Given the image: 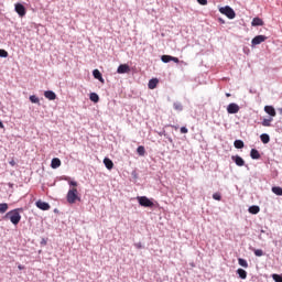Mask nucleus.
I'll use <instances>...</instances> for the list:
<instances>
[{
	"instance_id": "obj_1",
	"label": "nucleus",
	"mask_w": 282,
	"mask_h": 282,
	"mask_svg": "<svg viewBox=\"0 0 282 282\" xmlns=\"http://www.w3.org/2000/svg\"><path fill=\"white\" fill-rule=\"evenodd\" d=\"M21 213H23V208H15L8 212L4 215V219H9L13 226H19V223L21 221Z\"/></svg>"
},
{
	"instance_id": "obj_2",
	"label": "nucleus",
	"mask_w": 282,
	"mask_h": 282,
	"mask_svg": "<svg viewBox=\"0 0 282 282\" xmlns=\"http://www.w3.org/2000/svg\"><path fill=\"white\" fill-rule=\"evenodd\" d=\"M66 199L68 204H76V202H80V197L78 196V188L72 187L67 192Z\"/></svg>"
},
{
	"instance_id": "obj_3",
	"label": "nucleus",
	"mask_w": 282,
	"mask_h": 282,
	"mask_svg": "<svg viewBox=\"0 0 282 282\" xmlns=\"http://www.w3.org/2000/svg\"><path fill=\"white\" fill-rule=\"evenodd\" d=\"M219 12L220 14H225L227 19H235V17H237V13H235V10L228 6L220 8Z\"/></svg>"
},
{
	"instance_id": "obj_4",
	"label": "nucleus",
	"mask_w": 282,
	"mask_h": 282,
	"mask_svg": "<svg viewBox=\"0 0 282 282\" xmlns=\"http://www.w3.org/2000/svg\"><path fill=\"white\" fill-rule=\"evenodd\" d=\"M140 206H143L144 208H153L154 204L152 203L151 199L147 196H138L137 197Z\"/></svg>"
},
{
	"instance_id": "obj_5",
	"label": "nucleus",
	"mask_w": 282,
	"mask_h": 282,
	"mask_svg": "<svg viewBox=\"0 0 282 282\" xmlns=\"http://www.w3.org/2000/svg\"><path fill=\"white\" fill-rule=\"evenodd\" d=\"M264 41H268V36L258 35V36L252 39L251 45H261V43H264Z\"/></svg>"
},
{
	"instance_id": "obj_6",
	"label": "nucleus",
	"mask_w": 282,
	"mask_h": 282,
	"mask_svg": "<svg viewBox=\"0 0 282 282\" xmlns=\"http://www.w3.org/2000/svg\"><path fill=\"white\" fill-rule=\"evenodd\" d=\"M15 12L21 18L25 17L26 14L25 7L21 3H15Z\"/></svg>"
},
{
	"instance_id": "obj_7",
	"label": "nucleus",
	"mask_w": 282,
	"mask_h": 282,
	"mask_svg": "<svg viewBox=\"0 0 282 282\" xmlns=\"http://www.w3.org/2000/svg\"><path fill=\"white\" fill-rule=\"evenodd\" d=\"M131 72V68L127 64L119 65L117 73L118 74H129Z\"/></svg>"
},
{
	"instance_id": "obj_8",
	"label": "nucleus",
	"mask_w": 282,
	"mask_h": 282,
	"mask_svg": "<svg viewBox=\"0 0 282 282\" xmlns=\"http://www.w3.org/2000/svg\"><path fill=\"white\" fill-rule=\"evenodd\" d=\"M228 113H239V105L237 104H229L227 107Z\"/></svg>"
},
{
	"instance_id": "obj_9",
	"label": "nucleus",
	"mask_w": 282,
	"mask_h": 282,
	"mask_svg": "<svg viewBox=\"0 0 282 282\" xmlns=\"http://www.w3.org/2000/svg\"><path fill=\"white\" fill-rule=\"evenodd\" d=\"M231 160L235 162V164L237 166H245L246 165V161H243V159L239 155L231 156Z\"/></svg>"
},
{
	"instance_id": "obj_10",
	"label": "nucleus",
	"mask_w": 282,
	"mask_h": 282,
	"mask_svg": "<svg viewBox=\"0 0 282 282\" xmlns=\"http://www.w3.org/2000/svg\"><path fill=\"white\" fill-rule=\"evenodd\" d=\"M35 206L37 208H40V210H50V208H51V206L47 203L43 202V200H37L35 203Z\"/></svg>"
},
{
	"instance_id": "obj_11",
	"label": "nucleus",
	"mask_w": 282,
	"mask_h": 282,
	"mask_svg": "<svg viewBox=\"0 0 282 282\" xmlns=\"http://www.w3.org/2000/svg\"><path fill=\"white\" fill-rule=\"evenodd\" d=\"M264 111L265 113L271 116V118H274L276 116V110L272 106H265Z\"/></svg>"
},
{
	"instance_id": "obj_12",
	"label": "nucleus",
	"mask_w": 282,
	"mask_h": 282,
	"mask_svg": "<svg viewBox=\"0 0 282 282\" xmlns=\"http://www.w3.org/2000/svg\"><path fill=\"white\" fill-rule=\"evenodd\" d=\"M93 76H94V78H96L100 83H105V78H102V74L100 73V70L94 69L93 70Z\"/></svg>"
},
{
	"instance_id": "obj_13",
	"label": "nucleus",
	"mask_w": 282,
	"mask_h": 282,
	"mask_svg": "<svg viewBox=\"0 0 282 282\" xmlns=\"http://www.w3.org/2000/svg\"><path fill=\"white\" fill-rule=\"evenodd\" d=\"M44 97L47 98V100H56V93L46 90L44 91Z\"/></svg>"
},
{
	"instance_id": "obj_14",
	"label": "nucleus",
	"mask_w": 282,
	"mask_h": 282,
	"mask_svg": "<svg viewBox=\"0 0 282 282\" xmlns=\"http://www.w3.org/2000/svg\"><path fill=\"white\" fill-rule=\"evenodd\" d=\"M104 164L106 169H108V171H111V169H113V161H111V159L109 158L104 159Z\"/></svg>"
},
{
	"instance_id": "obj_15",
	"label": "nucleus",
	"mask_w": 282,
	"mask_h": 282,
	"mask_svg": "<svg viewBox=\"0 0 282 282\" xmlns=\"http://www.w3.org/2000/svg\"><path fill=\"white\" fill-rule=\"evenodd\" d=\"M250 158H251L252 160H259V159L261 158V154L259 153V150H257V149H251Z\"/></svg>"
},
{
	"instance_id": "obj_16",
	"label": "nucleus",
	"mask_w": 282,
	"mask_h": 282,
	"mask_svg": "<svg viewBox=\"0 0 282 282\" xmlns=\"http://www.w3.org/2000/svg\"><path fill=\"white\" fill-rule=\"evenodd\" d=\"M61 166V159L54 158L51 161V167L58 169Z\"/></svg>"
},
{
	"instance_id": "obj_17",
	"label": "nucleus",
	"mask_w": 282,
	"mask_h": 282,
	"mask_svg": "<svg viewBox=\"0 0 282 282\" xmlns=\"http://www.w3.org/2000/svg\"><path fill=\"white\" fill-rule=\"evenodd\" d=\"M260 210H261V208L257 205H253V206L249 207V213L251 215H259Z\"/></svg>"
},
{
	"instance_id": "obj_18",
	"label": "nucleus",
	"mask_w": 282,
	"mask_h": 282,
	"mask_svg": "<svg viewBox=\"0 0 282 282\" xmlns=\"http://www.w3.org/2000/svg\"><path fill=\"white\" fill-rule=\"evenodd\" d=\"M158 83H159L158 78L150 79L148 84L149 89H155V87H158Z\"/></svg>"
},
{
	"instance_id": "obj_19",
	"label": "nucleus",
	"mask_w": 282,
	"mask_h": 282,
	"mask_svg": "<svg viewBox=\"0 0 282 282\" xmlns=\"http://www.w3.org/2000/svg\"><path fill=\"white\" fill-rule=\"evenodd\" d=\"M137 153L138 155H140L141 158H144V155L147 154V150L144 149V145H139L137 148Z\"/></svg>"
},
{
	"instance_id": "obj_20",
	"label": "nucleus",
	"mask_w": 282,
	"mask_h": 282,
	"mask_svg": "<svg viewBox=\"0 0 282 282\" xmlns=\"http://www.w3.org/2000/svg\"><path fill=\"white\" fill-rule=\"evenodd\" d=\"M237 274H238L242 280L248 279V272H246V270H243V269H238V270H237Z\"/></svg>"
},
{
	"instance_id": "obj_21",
	"label": "nucleus",
	"mask_w": 282,
	"mask_h": 282,
	"mask_svg": "<svg viewBox=\"0 0 282 282\" xmlns=\"http://www.w3.org/2000/svg\"><path fill=\"white\" fill-rule=\"evenodd\" d=\"M251 25L253 26L263 25V20L261 18H253Z\"/></svg>"
},
{
	"instance_id": "obj_22",
	"label": "nucleus",
	"mask_w": 282,
	"mask_h": 282,
	"mask_svg": "<svg viewBox=\"0 0 282 282\" xmlns=\"http://www.w3.org/2000/svg\"><path fill=\"white\" fill-rule=\"evenodd\" d=\"M89 99L91 100V102H99L100 97L98 96V94L91 93V94L89 95Z\"/></svg>"
},
{
	"instance_id": "obj_23",
	"label": "nucleus",
	"mask_w": 282,
	"mask_h": 282,
	"mask_svg": "<svg viewBox=\"0 0 282 282\" xmlns=\"http://www.w3.org/2000/svg\"><path fill=\"white\" fill-rule=\"evenodd\" d=\"M260 140L263 144H268V142H270V135L267 133H263L260 135Z\"/></svg>"
},
{
	"instance_id": "obj_24",
	"label": "nucleus",
	"mask_w": 282,
	"mask_h": 282,
	"mask_svg": "<svg viewBox=\"0 0 282 282\" xmlns=\"http://www.w3.org/2000/svg\"><path fill=\"white\" fill-rule=\"evenodd\" d=\"M272 193H274V195H278V196H282V187H279V186H273L271 188Z\"/></svg>"
},
{
	"instance_id": "obj_25",
	"label": "nucleus",
	"mask_w": 282,
	"mask_h": 282,
	"mask_svg": "<svg viewBox=\"0 0 282 282\" xmlns=\"http://www.w3.org/2000/svg\"><path fill=\"white\" fill-rule=\"evenodd\" d=\"M272 120H274L272 117H270L269 119H263L262 127H272Z\"/></svg>"
},
{
	"instance_id": "obj_26",
	"label": "nucleus",
	"mask_w": 282,
	"mask_h": 282,
	"mask_svg": "<svg viewBox=\"0 0 282 282\" xmlns=\"http://www.w3.org/2000/svg\"><path fill=\"white\" fill-rule=\"evenodd\" d=\"M8 204L7 203H0V215H3V213H8Z\"/></svg>"
},
{
	"instance_id": "obj_27",
	"label": "nucleus",
	"mask_w": 282,
	"mask_h": 282,
	"mask_svg": "<svg viewBox=\"0 0 282 282\" xmlns=\"http://www.w3.org/2000/svg\"><path fill=\"white\" fill-rule=\"evenodd\" d=\"M234 147H235V149H243L245 144L241 140H236L234 142Z\"/></svg>"
},
{
	"instance_id": "obj_28",
	"label": "nucleus",
	"mask_w": 282,
	"mask_h": 282,
	"mask_svg": "<svg viewBox=\"0 0 282 282\" xmlns=\"http://www.w3.org/2000/svg\"><path fill=\"white\" fill-rule=\"evenodd\" d=\"M238 263L241 265V268H248V261L243 258H239Z\"/></svg>"
},
{
	"instance_id": "obj_29",
	"label": "nucleus",
	"mask_w": 282,
	"mask_h": 282,
	"mask_svg": "<svg viewBox=\"0 0 282 282\" xmlns=\"http://www.w3.org/2000/svg\"><path fill=\"white\" fill-rule=\"evenodd\" d=\"M30 101L33 102L34 105H39L41 102V100L39 99V97H36L35 95L30 96Z\"/></svg>"
},
{
	"instance_id": "obj_30",
	"label": "nucleus",
	"mask_w": 282,
	"mask_h": 282,
	"mask_svg": "<svg viewBox=\"0 0 282 282\" xmlns=\"http://www.w3.org/2000/svg\"><path fill=\"white\" fill-rule=\"evenodd\" d=\"M171 58H172L171 55H162L161 61L163 63H171Z\"/></svg>"
},
{
	"instance_id": "obj_31",
	"label": "nucleus",
	"mask_w": 282,
	"mask_h": 282,
	"mask_svg": "<svg viewBox=\"0 0 282 282\" xmlns=\"http://www.w3.org/2000/svg\"><path fill=\"white\" fill-rule=\"evenodd\" d=\"M173 107L176 111H182V109H184V107L180 102H174Z\"/></svg>"
},
{
	"instance_id": "obj_32",
	"label": "nucleus",
	"mask_w": 282,
	"mask_h": 282,
	"mask_svg": "<svg viewBox=\"0 0 282 282\" xmlns=\"http://www.w3.org/2000/svg\"><path fill=\"white\" fill-rule=\"evenodd\" d=\"M272 279H273V281H275V282H282V275H279V274H276V273L272 274Z\"/></svg>"
},
{
	"instance_id": "obj_33",
	"label": "nucleus",
	"mask_w": 282,
	"mask_h": 282,
	"mask_svg": "<svg viewBox=\"0 0 282 282\" xmlns=\"http://www.w3.org/2000/svg\"><path fill=\"white\" fill-rule=\"evenodd\" d=\"M0 58H8V51L0 48Z\"/></svg>"
},
{
	"instance_id": "obj_34",
	"label": "nucleus",
	"mask_w": 282,
	"mask_h": 282,
	"mask_svg": "<svg viewBox=\"0 0 282 282\" xmlns=\"http://www.w3.org/2000/svg\"><path fill=\"white\" fill-rule=\"evenodd\" d=\"M213 199H216V202H221V194H219V193H214V194H213Z\"/></svg>"
},
{
	"instance_id": "obj_35",
	"label": "nucleus",
	"mask_w": 282,
	"mask_h": 282,
	"mask_svg": "<svg viewBox=\"0 0 282 282\" xmlns=\"http://www.w3.org/2000/svg\"><path fill=\"white\" fill-rule=\"evenodd\" d=\"M253 252H254L256 257H263V250H261V249H256V250H253Z\"/></svg>"
},
{
	"instance_id": "obj_36",
	"label": "nucleus",
	"mask_w": 282,
	"mask_h": 282,
	"mask_svg": "<svg viewBox=\"0 0 282 282\" xmlns=\"http://www.w3.org/2000/svg\"><path fill=\"white\" fill-rule=\"evenodd\" d=\"M68 184L69 186H73V188H76L78 186V182L76 181H69Z\"/></svg>"
},
{
	"instance_id": "obj_37",
	"label": "nucleus",
	"mask_w": 282,
	"mask_h": 282,
	"mask_svg": "<svg viewBox=\"0 0 282 282\" xmlns=\"http://www.w3.org/2000/svg\"><path fill=\"white\" fill-rule=\"evenodd\" d=\"M200 6H208V0H197Z\"/></svg>"
},
{
	"instance_id": "obj_38",
	"label": "nucleus",
	"mask_w": 282,
	"mask_h": 282,
	"mask_svg": "<svg viewBox=\"0 0 282 282\" xmlns=\"http://www.w3.org/2000/svg\"><path fill=\"white\" fill-rule=\"evenodd\" d=\"M181 133H188V128L182 127L181 128Z\"/></svg>"
},
{
	"instance_id": "obj_39",
	"label": "nucleus",
	"mask_w": 282,
	"mask_h": 282,
	"mask_svg": "<svg viewBox=\"0 0 282 282\" xmlns=\"http://www.w3.org/2000/svg\"><path fill=\"white\" fill-rule=\"evenodd\" d=\"M171 61H173V63H180V58H177V57H171Z\"/></svg>"
},
{
	"instance_id": "obj_40",
	"label": "nucleus",
	"mask_w": 282,
	"mask_h": 282,
	"mask_svg": "<svg viewBox=\"0 0 282 282\" xmlns=\"http://www.w3.org/2000/svg\"><path fill=\"white\" fill-rule=\"evenodd\" d=\"M18 268H19V270H24L25 269V267H23L21 264H19Z\"/></svg>"
},
{
	"instance_id": "obj_41",
	"label": "nucleus",
	"mask_w": 282,
	"mask_h": 282,
	"mask_svg": "<svg viewBox=\"0 0 282 282\" xmlns=\"http://www.w3.org/2000/svg\"><path fill=\"white\" fill-rule=\"evenodd\" d=\"M226 96H227V98H230V94L227 93Z\"/></svg>"
},
{
	"instance_id": "obj_42",
	"label": "nucleus",
	"mask_w": 282,
	"mask_h": 282,
	"mask_svg": "<svg viewBox=\"0 0 282 282\" xmlns=\"http://www.w3.org/2000/svg\"><path fill=\"white\" fill-rule=\"evenodd\" d=\"M11 166H14V162H10Z\"/></svg>"
},
{
	"instance_id": "obj_43",
	"label": "nucleus",
	"mask_w": 282,
	"mask_h": 282,
	"mask_svg": "<svg viewBox=\"0 0 282 282\" xmlns=\"http://www.w3.org/2000/svg\"><path fill=\"white\" fill-rule=\"evenodd\" d=\"M281 113H282V109H280Z\"/></svg>"
}]
</instances>
